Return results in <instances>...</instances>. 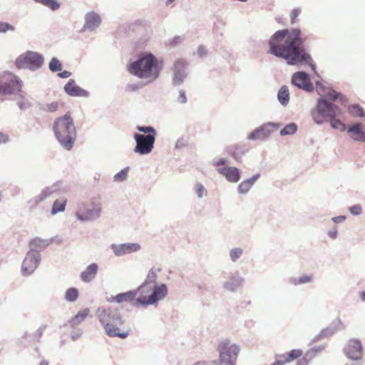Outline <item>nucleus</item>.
Listing matches in <instances>:
<instances>
[{"label":"nucleus","instance_id":"f257e3e1","mask_svg":"<svg viewBox=\"0 0 365 365\" xmlns=\"http://www.w3.org/2000/svg\"><path fill=\"white\" fill-rule=\"evenodd\" d=\"M303 42L299 29L278 31L269 41V53L284 58L288 64L304 63L314 69L315 66L311 56L305 52Z\"/></svg>","mask_w":365,"mask_h":365},{"label":"nucleus","instance_id":"f03ea898","mask_svg":"<svg viewBox=\"0 0 365 365\" xmlns=\"http://www.w3.org/2000/svg\"><path fill=\"white\" fill-rule=\"evenodd\" d=\"M163 63L152 53H143L139 58L129 64L128 71L140 78L155 81L160 76Z\"/></svg>","mask_w":365,"mask_h":365},{"label":"nucleus","instance_id":"7ed1b4c3","mask_svg":"<svg viewBox=\"0 0 365 365\" xmlns=\"http://www.w3.org/2000/svg\"><path fill=\"white\" fill-rule=\"evenodd\" d=\"M97 317L108 336L125 339L129 335L130 329L121 327L124 320L117 309H98Z\"/></svg>","mask_w":365,"mask_h":365},{"label":"nucleus","instance_id":"20e7f679","mask_svg":"<svg viewBox=\"0 0 365 365\" xmlns=\"http://www.w3.org/2000/svg\"><path fill=\"white\" fill-rule=\"evenodd\" d=\"M53 130L60 144L66 150H70L76 138V127L71 113L56 119Z\"/></svg>","mask_w":365,"mask_h":365},{"label":"nucleus","instance_id":"39448f33","mask_svg":"<svg viewBox=\"0 0 365 365\" xmlns=\"http://www.w3.org/2000/svg\"><path fill=\"white\" fill-rule=\"evenodd\" d=\"M134 292L137 293L133 303L135 306L153 304L163 299L168 294V289L165 284L148 285L143 284Z\"/></svg>","mask_w":365,"mask_h":365},{"label":"nucleus","instance_id":"423d86ee","mask_svg":"<svg viewBox=\"0 0 365 365\" xmlns=\"http://www.w3.org/2000/svg\"><path fill=\"white\" fill-rule=\"evenodd\" d=\"M137 130L140 132L147 133L148 135H142L135 133L133 138L136 141V146L134 151L140 155H146L153 149L155 141L156 130L151 126H137Z\"/></svg>","mask_w":365,"mask_h":365},{"label":"nucleus","instance_id":"0eeeda50","mask_svg":"<svg viewBox=\"0 0 365 365\" xmlns=\"http://www.w3.org/2000/svg\"><path fill=\"white\" fill-rule=\"evenodd\" d=\"M217 351L220 354L221 363L225 365H235L240 351L237 345L231 344L227 340L223 341L219 344Z\"/></svg>","mask_w":365,"mask_h":365},{"label":"nucleus","instance_id":"6e6552de","mask_svg":"<svg viewBox=\"0 0 365 365\" xmlns=\"http://www.w3.org/2000/svg\"><path fill=\"white\" fill-rule=\"evenodd\" d=\"M21 88V83L13 73L5 72L0 75V94L19 92Z\"/></svg>","mask_w":365,"mask_h":365},{"label":"nucleus","instance_id":"1a4fd4ad","mask_svg":"<svg viewBox=\"0 0 365 365\" xmlns=\"http://www.w3.org/2000/svg\"><path fill=\"white\" fill-rule=\"evenodd\" d=\"M43 62V57L37 53L28 51L21 55L16 60V66L18 68H29L36 69L39 68Z\"/></svg>","mask_w":365,"mask_h":365},{"label":"nucleus","instance_id":"9d476101","mask_svg":"<svg viewBox=\"0 0 365 365\" xmlns=\"http://www.w3.org/2000/svg\"><path fill=\"white\" fill-rule=\"evenodd\" d=\"M101 207L99 205L92 202L89 204H83L79 210L76 212V217L82 221L91 220L100 215Z\"/></svg>","mask_w":365,"mask_h":365},{"label":"nucleus","instance_id":"9b49d317","mask_svg":"<svg viewBox=\"0 0 365 365\" xmlns=\"http://www.w3.org/2000/svg\"><path fill=\"white\" fill-rule=\"evenodd\" d=\"M302 350L298 349H292L285 354L277 355L275 361L271 365H284L298 359L302 356Z\"/></svg>","mask_w":365,"mask_h":365},{"label":"nucleus","instance_id":"f8f14e48","mask_svg":"<svg viewBox=\"0 0 365 365\" xmlns=\"http://www.w3.org/2000/svg\"><path fill=\"white\" fill-rule=\"evenodd\" d=\"M345 353L346 356L354 360H358L362 356V346L361 342L356 339L349 341L346 348Z\"/></svg>","mask_w":365,"mask_h":365},{"label":"nucleus","instance_id":"ddd939ff","mask_svg":"<svg viewBox=\"0 0 365 365\" xmlns=\"http://www.w3.org/2000/svg\"><path fill=\"white\" fill-rule=\"evenodd\" d=\"M292 83L299 88L310 91L313 89L312 83L308 75L304 72L295 73L292 79Z\"/></svg>","mask_w":365,"mask_h":365},{"label":"nucleus","instance_id":"4468645a","mask_svg":"<svg viewBox=\"0 0 365 365\" xmlns=\"http://www.w3.org/2000/svg\"><path fill=\"white\" fill-rule=\"evenodd\" d=\"M39 259L34 253H29L22 263V272L24 274L33 272L38 267Z\"/></svg>","mask_w":365,"mask_h":365},{"label":"nucleus","instance_id":"2eb2a0df","mask_svg":"<svg viewBox=\"0 0 365 365\" xmlns=\"http://www.w3.org/2000/svg\"><path fill=\"white\" fill-rule=\"evenodd\" d=\"M112 249L115 255L121 256L138 251L140 249V245L138 243H127L113 245Z\"/></svg>","mask_w":365,"mask_h":365},{"label":"nucleus","instance_id":"dca6fc26","mask_svg":"<svg viewBox=\"0 0 365 365\" xmlns=\"http://www.w3.org/2000/svg\"><path fill=\"white\" fill-rule=\"evenodd\" d=\"M319 103H324V115L326 118H329L330 120L340 116L342 113L341 110L336 105L328 102L326 99H319Z\"/></svg>","mask_w":365,"mask_h":365},{"label":"nucleus","instance_id":"f3484780","mask_svg":"<svg viewBox=\"0 0 365 365\" xmlns=\"http://www.w3.org/2000/svg\"><path fill=\"white\" fill-rule=\"evenodd\" d=\"M217 171L223 175L230 182H236L240 180V171L235 167L218 168Z\"/></svg>","mask_w":365,"mask_h":365},{"label":"nucleus","instance_id":"a211bd4d","mask_svg":"<svg viewBox=\"0 0 365 365\" xmlns=\"http://www.w3.org/2000/svg\"><path fill=\"white\" fill-rule=\"evenodd\" d=\"M323 350L322 347H314L303 354L302 356L298 359L296 365H308L310 361L317 356V354Z\"/></svg>","mask_w":365,"mask_h":365},{"label":"nucleus","instance_id":"6ab92c4d","mask_svg":"<svg viewBox=\"0 0 365 365\" xmlns=\"http://www.w3.org/2000/svg\"><path fill=\"white\" fill-rule=\"evenodd\" d=\"M64 90L71 96H86L88 95V93L78 86L73 80L66 84Z\"/></svg>","mask_w":365,"mask_h":365},{"label":"nucleus","instance_id":"aec40b11","mask_svg":"<svg viewBox=\"0 0 365 365\" xmlns=\"http://www.w3.org/2000/svg\"><path fill=\"white\" fill-rule=\"evenodd\" d=\"M136 296V292L134 291H130L117 294L116 296L112 297L110 302H115L117 303L130 302L133 304Z\"/></svg>","mask_w":365,"mask_h":365},{"label":"nucleus","instance_id":"412c9836","mask_svg":"<svg viewBox=\"0 0 365 365\" xmlns=\"http://www.w3.org/2000/svg\"><path fill=\"white\" fill-rule=\"evenodd\" d=\"M324 103H319V101H317V108L314 110L312 113V116L313 120L315 123L320 124L323 123L325 120V115H324Z\"/></svg>","mask_w":365,"mask_h":365},{"label":"nucleus","instance_id":"4be33fe9","mask_svg":"<svg viewBox=\"0 0 365 365\" xmlns=\"http://www.w3.org/2000/svg\"><path fill=\"white\" fill-rule=\"evenodd\" d=\"M98 265L95 263L90 264L85 271L81 274V279L85 282H89L95 278L97 271Z\"/></svg>","mask_w":365,"mask_h":365},{"label":"nucleus","instance_id":"5701e85b","mask_svg":"<svg viewBox=\"0 0 365 365\" xmlns=\"http://www.w3.org/2000/svg\"><path fill=\"white\" fill-rule=\"evenodd\" d=\"M89 314L90 309L88 308H85L79 311L73 318H71L68 321V323L72 327L78 326L82 322H83Z\"/></svg>","mask_w":365,"mask_h":365},{"label":"nucleus","instance_id":"b1692460","mask_svg":"<svg viewBox=\"0 0 365 365\" xmlns=\"http://www.w3.org/2000/svg\"><path fill=\"white\" fill-rule=\"evenodd\" d=\"M348 133L354 140L361 141L364 133L361 130V125L356 123L348 129Z\"/></svg>","mask_w":365,"mask_h":365},{"label":"nucleus","instance_id":"393cba45","mask_svg":"<svg viewBox=\"0 0 365 365\" xmlns=\"http://www.w3.org/2000/svg\"><path fill=\"white\" fill-rule=\"evenodd\" d=\"M67 203V200L65 197H61L60 199H57L53 205L51 209V214L56 215L58 212H63L65 210V207Z\"/></svg>","mask_w":365,"mask_h":365},{"label":"nucleus","instance_id":"a878e982","mask_svg":"<svg viewBox=\"0 0 365 365\" xmlns=\"http://www.w3.org/2000/svg\"><path fill=\"white\" fill-rule=\"evenodd\" d=\"M278 100L279 102L286 106L289 100V93L288 88L286 86H283L280 88L278 94H277Z\"/></svg>","mask_w":365,"mask_h":365},{"label":"nucleus","instance_id":"bb28decb","mask_svg":"<svg viewBox=\"0 0 365 365\" xmlns=\"http://www.w3.org/2000/svg\"><path fill=\"white\" fill-rule=\"evenodd\" d=\"M101 23L99 16L95 14H90L86 16V26L91 29H95Z\"/></svg>","mask_w":365,"mask_h":365},{"label":"nucleus","instance_id":"cd10ccee","mask_svg":"<svg viewBox=\"0 0 365 365\" xmlns=\"http://www.w3.org/2000/svg\"><path fill=\"white\" fill-rule=\"evenodd\" d=\"M256 178V177H252L250 179L242 181L238 186L239 192L242 194L247 192L253 185Z\"/></svg>","mask_w":365,"mask_h":365},{"label":"nucleus","instance_id":"c85d7f7f","mask_svg":"<svg viewBox=\"0 0 365 365\" xmlns=\"http://www.w3.org/2000/svg\"><path fill=\"white\" fill-rule=\"evenodd\" d=\"M157 271H160V269L157 270L154 269H151L147 276L146 279L145 280L143 284H146L148 285H155V282L157 279Z\"/></svg>","mask_w":365,"mask_h":365},{"label":"nucleus","instance_id":"c756f323","mask_svg":"<svg viewBox=\"0 0 365 365\" xmlns=\"http://www.w3.org/2000/svg\"><path fill=\"white\" fill-rule=\"evenodd\" d=\"M78 297V291L76 288H69L65 294V299L69 302H73Z\"/></svg>","mask_w":365,"mask_h":365},{"label":"nucleus","instance_id":"7c9ffc66","mask_svg":"<svg viewBox=\"0 0 365 365\" xmlns=\"http://www.w3.org/2000/svg\"><path fill=\"white\" fill-rule=\"evenodd\" d=\"M297 125L294 123H291L289 124H287L283 129L281 130L280 135H292L297 131Z\"/></svg>","mask_w":365,"mask_h":365},{"label":"nucleus","instance_id":"2f4dec72","mask_svg":"<svg viewBox=\"0 0 365 365\" xmlns=\"http://www.w3.org/2000/svg\"><path fill=\"white\" fill-rule=\"evenodd\" d=\"M330 124L334 129H337L340 131L346 130L345 124L336 118L330 120Z\"/></svg>","mask_w":365,"mask_h":365},{"label":"nucleus","instance_id":"473e14b6","mask_svg":"<svg viewBox=\"0 0 365 365\" xmlns=\"http://www.w3.org/2000/svg\"><path fill=\"white\" fill-rule=\"evenodd\" d=\"M38 1L52 10H56L60 6L59 4L56 0H38Z\"/></svg>","mask_w":365,"mask_h":365},{"label":"nucleus","instance_id":"72a5a7b5","mask_svg":"<svg viewBox=\"0 0 365 365\" xmlns=\"http://www.w3.org/2000/svg\"><path fill=\"white\" fill-rule=\"evenodd\" d=\"M49 68L51 71H60L62 70V65L61 62L56 58H53L49 63Z\"/></svg>","mask_w":365,"mask_h":365},{"label":"nucleus","instance_id":"f704fd0d","mask_svg":"<svg viewBox=\"0 0 365 365\" xmlns=\"http://www.w3.org/2000/svg\"><path fill=\"white\" fill-rule=\"evenodd\" d=\"M349 110L353 115L363 117L365 115L363 108L356 105L350 106Z\"/></svg>","mask_w":365,"mask_h":365},{"label":"nucleus","instance_id":"c9c22d12","mask_svg":"<svg viewBox=\"0 0 365 365\" xmlns=\"http://www.w3.org/2000/svg\"><path fill=\"white\" fill-rule=\"evenodd\" d=\"M272 126V125L269 123L264 125L257 129L259 131V133L261 134L260 135L262 138H264L269 135V133H271Z\"/></svg>","mask_w":365,"mask_h":365},{"label":"nucleus","instance_id":"e433bc0d","mask_svg":"<svg viewBox=\"0 0 365 365\" xmlns=\"http://www.w3.org/2000/svg\"><path fill=\"white\" fill-rule=\"evenodd\" d=\"M45 198H46V195L42 193V194L34 197L33 199L30 200L29 201L30 207L33 208V207H36L38 204H39L41 202L44 200Z\"/></svg>","mask_w":365,"mask_h":365},{"label":"nucleus","instance_id":"4c0bfd02","mask_svg":"<svg viewBox=\"0 0 365 365\" xmlns=\"http://www.w3.org/2000/svg\"><path fill=\"white\" fill-rule=\"evenodd\" d=\"M128 168H126L122 170H120L119 173L115 175L114 179L115 181H123L125 180L128 173Z\"/></svg>","mask_w":365,"mask_h":365},{"label":"nucleus","instance_id":"58836bf2","mask_svg":"<svg viewBox=\"0 0 365 365\" xmlns=\"http://www.w3.org/2000/svg\"><path fill=\"white\" fill-rule=\"evenodd\" d=\"M59 107L58 102L54 101L50 103H48L45 106V110L48 112H55L58 110Z\"/></svg>","mask_w":365,"mask_h":365},{"label":"nucleus","instance_id":"ea45409f","mask_svg":"<svg viewBox=\"0 0 365 365\" xmlns=\"http://www.w3.org/2000/svg\"><path fill=\"white\" fill-rule=\"evenodd\" d=\"M242 254V250L240 248H235L231 250L230 257L232 261H236Z\"/></svg>","mask_w":365,"mask_h":365},{"label":"nucleus","instance_id":"a19ab883","mask_svg":"<svg viewBox=\"0 0 365 365\" xmlns=\"http://www.w3.org/2000/svg\"><path fill=\"white\" fill-rule=\"evenodd\" d=\"M339 96V94L334 89L329 88L325 94V97L330 100H336Z\"/></svg>","mask_w":365,"mask_h":365},{"label":"nucleus","instance_id":"79ce46f5","mask_svg":"<svg viewBox=\"0 0 365 365\" xmlns=\"http://www.w3.org/2000/svg\"><path fill=\"white\" fill-rule=\"evenodd\" d=\"M9 30L13 31L14 27L8 23L0 21V33L6 32Z\"/></svg>","mask_w":365,"mask_h":365},{"label":"nucleus","instance_id":"37998d69","mask_svg":"<svg viewBox=\"0 0 365 365\" xmlns=\"http://www.w3.org/2000/svg\"><path fill=\"white\" fill-rule=\"evenodd\" d=\"M196 192L199 197H202L203 195H205L207 194V190L203 187V185L197 184L196 185Z\"/></svg>","mask_w":365,"mask_h":365},{"label":"nucleus","instance_id":"c03bdc74","mask_svg":"<svg viewBox=\"0 0 365 365\" xmlns=\"http://www.w3.org/2000/svg\"><path fill=\"white\" fill-rule=\"evenodd\" d=\"M300 14V9H294L291 11L290 14V19H291V23L293 24L296 22V20L298 17V16Z\"/></svg>","mask_w":365,"mask_h":365},{"label":"nucleus","instance_id":"a18cd8bd","mask_svg":"<svg viewBox=\"0 0 365 365\" xmlns=\"http://www.w3.org/2000/svg\"><path fill=\"white\" fill-rule=\"evenodd\" d=\"M349 211L353 215H360L361 213L362 208H361V205H354L352 207H349Z\"/></svg>","mask_w":365,"mask_h":365},{"label":"nucleus","instance_id":"49530a36","mask_svg":"<svg viewBox=\"0 0 365 365\" xmlns=\"http://www.w3.org/2000/svg\"><path fill=\"white\" fill-rule=\"evenodd\" d=\"M260 135L261 134L259 133V131L257 129H256L249 135L248 138L250 140H257L262 138Z\"/></svg>","mask_w":365,"mask_h":365},{"label":"nucleus","instance_id":"de8ad7c7","mask_svg":"<svg viewBox=\"0 0 365 365\" xmlns=\"http://www.w3.org/2000/svg\"><path fill=\"white\" fill-rule=\"evenodd\" d=\"M178 101L182 103H185L187 101V98L185 91H180Z\"/></svg>","mask_w":365,"mask_h":365},{"label":"nucleus","instance_id":"09e8293b","mask_svg":"<svg viewBox=\"0 0 365 365\" xmlns=\"http://www.w3.org/2000/svg\"><path fill=\"white\" fill-rule=\"evenodd\" d=\"M312 280V277L309 276H304L299 278V283H306Z\"/></svg>","mask_w":365,"mask_h":365},{"label":"nucleus","instance_id":"8fccbe9b","mask_svg":"<svg viewBox=\"0 0 365 365\" xmlns=\"http://www.w3.org/2000/svg\"><path fill=\"white\" fill-rule=\"evenodd\" d=\"M58 76L61 78H68L71 76V73L69 71H63L61 73H59Z\"/></svg>","mask_w":365,"mask_h":365},{"label":"nucleus","instance_id":"3c124183","mask_svg":"<svg viewBox=\"0 0 365 365\" xmlns=\"http://www.w3.org/2000/svg\"><path fill=\"white\" fill-rule=\"evenodd\" d=\"M8 140L7 135L0 133V144L4 143Z\"/></svg>","mask_w":365,"mask_h":365},{"label":"nucleus","instance_id":"603ef678","mask_svg":"<svg viewBox=\"0 0 365 365\" xmlns=\"http://www.w3.org/2000/svg\"><path fill=\"white\" fill-rule=\"evenodd\" d=\"M345 216H338L333 218L334 222H340L345 220Z\"/></svg>","mask_w":365,"mask_h":365},{"label":"nucleus","instance_id":"864d4df0","mask_svg":"<svg viewBox=\"0 0 365 365\" xmlns=\"http://www.w3.org/2000/svg\"><path fill=\"white\" fill-rule=\"evenodd\" d=\"M226 163V160L224 158H220L217 162L215 163V165L219 166L221 165H225Z\"/></svg>","mask_w":365,"mask_h":365},{"label":"nucleus","instance_id":"5fc2aeb1","mask_svg":"<svg viewBox=\"0 0 365 365\" xmlns=\"http://www.w3.org/2000/svg\"><path fill=\"white\" fill-rule=\"evenodd\" d=\"M336 235H337V232L336 230H334V231H330L329 232V235L331 237V238H335L336 237Z\"/></svg>","mask_w":365,"mask_h":365},{"label":"nucleus","instance_id":"6e6d98bb","mask_svg":"<svg viewBox=\"0 0 365 365\" xmlns=\"http://www.w3.org/2000/svg\"><path fill=\"white\" fill-rule=\"evenodd\" d=\"M360 297L362 301H365V291L360 293Z\"/></svg>","mask_w":365,"mask_h":365},{"label":"nucleus","instance_id":"4d7b16f0","mask_svg":"<svg viewBox=\"0 0 365 365\" xmlns=\"http://www.w3.org/2000/svg\"><path fill=\"white\" fill-rule=\"evenodd\" d=\"M194 365H207L205 361H197Z\"/></svg>","mask_w":365,"mask_h":365},{"label":"nucleus","instance_id":"13d9d810","mask_svg":"<svg viewBox=\"0 0 365 365\" xmlns=\"http://www.w3.org/2000/svg\"><path fill=\"white\" fill-rule=\"evenodd\" d=\"M225 287L227 289H232V287H231V284H230L229 283H226L225 284Z\"/></svg>","mask_w":365,"mask_h":365},{"label":"nucleus","instance_id":"bf43d9fd","mask_svg":"<svg viewBox=\"0 0 365 365\" xmlns=\"http://www.w3.org/2000/svg\"><path fill=\"white\" fill-rule=\"evenodd\" d=\"M40 365H48V362L47 361H42Z\"/></svg>","mask_w":365,"mask_h":365},{"label":"nucleus","instance_id":"052dcab7","mask_svg":"<svg viewBox=\"0 0 365 365\" xmlns=\"http://www.w3.org/2000/svg\"><path fill=\"white\" fill-rule=\"evenodd\" d=\"M361 139V141H365V132L364 133L363 136Z\"/></svg>","mask_w":365,"mask_h":365},{"label":"nucleus","instance_id":"680f3d73","mask_svg":"<svg viewBox=\"0 0 365 365\" xmlns=\"http://www.w3.org/2000/svg\"><path fill=\"white\" fill-rule=\"evenodd\" d=\"M178 64H182V61H177L176 63H175V66H177Z\"/></svg>","mask_w":365,"mask_h":365},{"label":"nucleus","instance_id":"e2e57ef3","mask_svg":"<svg viewBox=\"0 0 365 365\" xmlns=\"http://www.w3.org/2000/svg\"><path fill=\"white\" fill-rule=\"evenodd\" d=\"M176 39L180 41V37H177Z\"/></svg>","mask_w":365,"mask_h":365},{"label":"nucleus","instance_id":"0e129e2a","mask_svg":"<svg viewBox=\"0 0 365 365\" xmlns=\"http://www.w3.org/2000/svg\"><path fill=\"white\" fill-rule=\"evenodd\" d=\"M172 1H173V0H169L168 1H169V2H171Z\"/></svg>","mask_w":365,"mask_h":365}]
</instances>
